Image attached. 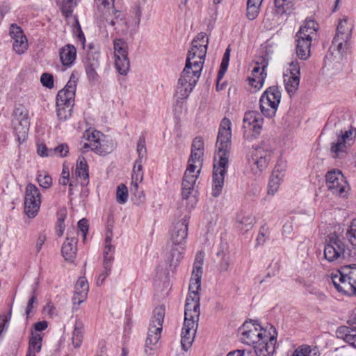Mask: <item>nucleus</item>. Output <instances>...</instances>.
<instances>
[{
  "label": "nucleus",
  "mask_w": 356,
  "mask_h": 356,
  "mask_svg": "<svg viewBox=\"0 0 356 356\" xmlns=\"http://www.w3.org/2000/svg\"><path fill=\"white\" fill-rule=\"evenodd\" d=\"M128 199V189L127 186L121 184H120L116 191V201L119 204H124L127 202Z\"/></svg>",
  "instance_id": "obj_54"
},
{
  "label": "nucleus",
  "mask_w": 356,
  "mask_h": 356,
  "mask_svg": "<svg viewBox=\"0 0 356 356\" xmlns=\"http://www.w3.org/2000/svg\"><path fill=\"white\" fill-rule=\"evenodd\" d=\"M202 275V273H196L192 271V275L188 287V293L198 294V292L201 288Z\"/></svg>",
  "instance_id": "obj_44"
},
{
  "label": "nucleus",
  "mask_w": 356,
  "mask_h": 356,
  "mask_svg": "<svg viewBox=\"0 0 356 356\" xmlns=\"http://www.w3.org/2000/svg\"><path fill=\"white\" fill-rule=\"evenodd\" d=\"M337 337L356 349V329L341 326L336 331Z\"/></svg>",
  "instance_id": "obj_34"
},
{
  "label": "nucleus",
  "mask_w": 356,
  "mask_h": 356,
  "mask_svg": "<svg viewBox=\"0 0 356 356\" xmlns=\"http://www.w3.org/2000/svg\"><path fill=\"white\" fill-rule=\"evenodd\" d=\"M236 222L238 229L243 232H248L252 227L254 223V219L250 215L239 213L236 216Z\"/></svg>",
  "instance_id": "obj_39"
},
{
  "label": "nucleus",
  "mask_w": 356,
  "mask_h": 356,
  "mask_svg": "<svg viewBox=\"0 0 356 356\" xmlns=\"http://www.w3.org/2000/svg\"><path fill=\"white\" fill-rule=\"evenodd\" d=\"M328 129H335L337 139L330 147L332 157L341 159L346 156L356 138V128L343 116L339 118L332 114L326 124Z\"/></svg>",
  "instance_id": "obj_3"
},
{
  "label": "nucleus",
  "mask_w": 356,
  "mask_h": 356,
  "mask_svg": "<svg viewBox=\"0 0 356 356\" xmlns=\"http://www.w3.org/2000/svg\"><path fill=\"white\" fill-rule=\"evenodd\" d=\"M41 204L39 189L33 184H27L25 191L24 211L29 218H34Z\"/></svg>",
  "instance_id": "obj_18"
},
{
  "label": "nucleus",
  "mask_w": 356,
  "mask_h": 356,
  "mask_svg": "<svg viewBox=\"0 0 356 356\" xmlns=\"http://www.w3.org/2000/svg\"><path fill=\"white\" fill-rule=\"evenodd\" d=\"M268 65V59L260 57L255 63V66L252 71V76L248 78L250 85L253 87L255 91L260 90L266 78V69Z\"/></svg>",
  "instance_id": "obj_23"
},
{
  "label": "nucleus",
  "mask_w": 356,
  "mask_h": 356,
  "mask_svg": "<svg viewBox=\"0 0 356 356\" xmlns=\"http://www.w3.org/2000/svg\"><path fill=\"white\" fill-rule=\"evenodd\" d=\"M259 108L261 113L267 117V118H273L277 112V108L273 107L268 103V102H264L259 99Z\"/></svg>",
  "instance_id": "obj_47"
},
{
  "label": "nucleus",
  "mask_w": 356,
  "mask_h": 356,
  "mask_svg": "<svg viewBox=\"0 0 356 356\" xmlns=\"http://www.w3.org/2000/svg\"><path fill=\"white\" fill-rule=\"evenodd\" d=\"M331 280L338 291L356 294V264L341 266L337 273H332Z\"/></svg>",
  "instance_id": "obj_10"
},
{
  "label": "nucleus",
  "mask_w": 356,
  "mask_h": 356,
  "mask_svg": "<svg viewBox=\"0 0 356 356\" xmlns=\"http://www.w3.org/2000/svg\"><path fill=\"white\" fill-rule=\"evenodd\" d=\"M203 154L202 152L191 151L187 168L183 177L181 195L190 208H193L197 202V191L195 190V184L201 171Z\"/></svg>",
  "instance_id": "obj_5"
},
{
  "label": "nucleus",
  "mask_w": 356,
  "mask_h": 356,
  "mask_svg": "<svg viewBox=\"0 0 356 356\" xmlns=\"http://www.w3.org/2000/svg\"><path fill=\"white\" fill-rule=\"evenodd\" d=\"M200 313H184V321L181 334V343L184 350L191 346L197 329Z\"/></svg>",
  "instance_id": "obj_15"
},
{
  "label": "nucleus",
  "mask_w": 356,
  "mask_h": 356,
  "mask_svg": "<svg viewBox=\"0 0 356 356\" xmlns=\"http://www.w3.org/2000/svg\"><path fill=\"white\" fill-rule=\"evenodd\" d=\"M83 138L87 143H83L81 151L85 153L90 149L99 155H106L113 150V145L108 140L103 139V134L97 130H86Z\"/></svg>",
  "instance_id": "obj_11"
},
{
  "label": "nucleus",
  "mask_w": 356,
  "mask_h": 356,
  "mask_svg": "<svg viewBox=\"0 0 356 356\" xmlns=\"http://www.w3.org/2000/svg\"><path fill=\"white\" fill-rule=\"evenodd\" d=\"M243 122V132L245 140L252 141L260 135L264 120L257 111H250L245 112Z\"/></svg>",
  "instance_id": "obj_13"
},
{
  "label": "nucleus",
  "mask_w": 356,
  "mask_h": 356,
  "mask_svg": "<svg viewBox=\"0 0 356 356\" xmlns=\"http://www.w3.org/2000/svg\"><path fill=\"white\" fill-rule=\"evenodd\" d=\"M89 291L88 280L84 277H80L74 286V292L72 297L74 306L80 305L86 300Z\"/></svg>",
  "instance_id": "obj_27"
},
{
  "label": "nucleus",
  "mask_w": 356,
  "mask_h": 356,
  "mask_svg": "<svg viewBox=\"0 0 356 356\" xmlns=\"http://www.w3.org/2000/svg\"><path fill=\"white\" fill-rule=\"evenodd\" d=\"M300 67L297 60L290 63L289 67L284 73L285 89L289 95H293L300 84Z\"/></svg>",
  "instance_id": "obj_21"
},
{
  "label": "nucleus",
  "mask_w": 356,
  "mask_h": 356,
  "mask_svg": "<svg viewBox=\"0 0 356 356\" xmlns=\"http://www.w3.org/2000/svg\"><path fill=\"white\" fill-rule=\"evenodd\" d=\"M318 29V25L314 20L306 19L300 26L299 31L296 33V37L312 41L316 35Z\"/></svg>",
  "instance_id": "obj_30"
},
{
  "label": "nucleus",
  "mask_w": 356,
  "mask_h": 356,
  "mask_svg": "<svg viewBox=\"0 0 356 356\" xmlns=\"http://www.w3.org/2000/svg\"><path fill=\"white\" fill-rule=\"evenodd\" d=\"M136 151L138 154V159L136 161H145L147 149L145 146V139L143 136H141L138 139Z\"/></svg>",
  "instance_id": "obj_51"
},
{
  "label": "nucleus",
  "mask_w": 356,
  "mask_h": 356,
  "mask_svg": "<svg viewBox=\"0 0 356 356\" xmlns=\"http://www.w3.org/2000/svg\"><path fill=\"white\" fill-rule=\"evenodd\" d=\"M144 162L136 160L134 165L130 190L134 194L138 191V184L143 179V164Z\"/></svg>",
  "instance_id": "obj_31"
},
{
  "label": "nucleus",
  "mask_w": 356,
  "mask_h": 356,
  "mask_svg": "<svg viewBox=\"0 0 356 356\" xmlns=\"http://www.w3.org/2000/svg\"><path fill=\"white\" fill-rule=\"evenodd\" d=\"M74 175L78 181L82 186H86L89 183V168L83 156H79Z\"/></svg>",
  "instance_id": "obj_28"
},
{
  "label": "nucleus",
  "mask_w": 356,
  "mask_h": 356,
  "mask_svg": "<svg viewBox=\"0 0 356 356\" xmlns=\"http://www.w3.org/2000/svg\"><path fill=\"white\" fill-rule=\"evenodd\" d=\"M200 74L184 68L178 79L175 93L177 102L188 98L196 85Z\"/></svg>",
  "instance_id": "obj_14"
},
{
  "label": "nucleus",
  "mask_w": 356,
  "mask_h": 356,
  "mask_svg": "<svg viewBox=\"0 0 356 356\" xmlns=\"http://www.w3.org/2000/svg\"><path fill=\"white\" fill-rule=\"evenodd\" d=\"M115 0H94L98 13L102 16H111L118 10L114 7Z\"/></svg>",
  "instance_id": "obj_38"
},
{
  "label": "nucleus",
  "mask_w": 356,
  "mask_h": 356,
  "mask_svg": "<svg viewBox=\"0 0 356 356\" xmlns=\"http://www.w3.org/2000/svg\"><path fill=\"white\" fill-rule=\"evenodd\" d=\"M31 297L29 300L26 312H31L34 309V305L36 304V291L37 284L32 285Z\"/></svg>",
  "instance_id": "obj_62"
},
{
  "label": "nucleus",
  "mask_w": 356,
  "mask_h": 356,
  "mask_svg": "<svg viewBox=\"0 0 356 356\" xmlns=\"http://www.w3.org/2000/svg\"><path fill=\"white\" fill-rule=\"evenodd\" d=\"M79 1V0H56L63 15L65 16L69 22L72 20L73 31L75 35L79 33V30H82L77 17H72L74 8L76 6Z\"/></svg>",
  "instance_id": "obj_25"
},
{
  "label": "nucleus",
  "mask_w": 356,
  "mask_h": 356,
  "mask_svg": "<svg viewBox=\"0 0 356 356\" xmlns=\"http://www.w3.org/2000/svg\"><path fill=\"white\" fill-rule=\"evenodd\" d=\"M191 151L204 152V142L202 138L196 137L192 143Z\"/></svg>",
  "instance_id": "obj_64"
},
{
  "label": "nucleus",
  "mask_w": 356,
  "mask_h": 356,
  "mask_svg": "<svg viewBox=\"0 0 356 356\" xmlns=\"http://www.w3.org/2000/svg\"><path fill=\"white\" fill-rule=\"evenodd\" d=\"M42 335L40 333L32 332L29 341L26 356H36L42 348Z\"/></svg>",
  "instance_id": "obj_35"
},
{
  "label": "nucleus",
  "mask_w": 356,
  "mask_h": 356,
  "mask_svg": "<svg viewBox=\"0 0 356 356\" xmlns=\"http://www.w3.org/2000/svg\"><path fill=\"white\" fill-rule=\"evenodd\" d=\"M260 99L264 102H268L272 106L275 107L277 109L280 103L281 92L278 87L271 86L266 90L262 94Z\"/></svg>",
  "instance_id": "obj_32"
},
{
  "label": "nucleus",
  "mask_w": 356,
  "mask_h": 356,
  "mask_svg": "<svg viewBox=\"0 0 356 356\" xmlns=\"http://www.w3.org/2000/svg\"><path fill=\"white\" fill-rule=\"evenodd\" d=\"M209 38L204 33H198L191 42L184 69L201 74L207 51Z\"/></svg>",
  "instance_id": "obj_6"
},
{
  "label": "nucleus",
  "mask_w": 356,
  "mask_h": 356,
  "mask_svg": "<svg viewBox=\"0 0 356 356\" xmlns=\"http://www.w3.org/2000/svg\"><path fill=\"white\" fill-rule=\"evenodd\" d=\"M37 181L39 185L44 188H49L52 184L51 177L46 173L38 174Z\"/></svg>",
  "instance_id": "obj_56"
},
{
  "label": "nucleus",
  "mask_w": 356,
  "mask_h": 356,
  "mask_svg": "<svg viewBox=\"0 0 356 356\" xmlns=\"http://www.w3.org/2000/svg\"><path fill=\"white\" fill-rule=\"evenodd\" d=\"M99 67H95L89 65H85L87 77L90 82L95 83L98 81L99 75L97 70Z\"/></svg>",
  "instance_id": "obj_57"
},
{
  "label": "nucleus",
  "mask_w": 356,
  "mask_h": 356,
  "mask_svg": "<svg viewBox=\"0 0 356 356\" xmlns=\"http://www.w3.org/2000/svg\"><path fill=\"white\" fill-rule=\"evenodd\" d=\"M19 121H30L29 111L23 106L16 107L13 112V119Z\"/></svg>",
  "instance_id": "obj_52"
},
{
  "label": "nucleus",
  "mask_w": 356,
  "mask_h": 356,
  "mask_svg": "<svg viewBox=\"0 0 356 356\" xmlns=\"http://www.w3.org/2000/svg\"><path fill=\"white\" fill-rule=\"evenodd\" d=\"M274 4L277 15L287 14L293 8L291 0H274Z\"/></svg>",
  "instance_id": "obj_43"
},
{
  "label": "nucleus",
  "mask_w": 356,
  "mask_h": 356,
  "mask_svg": "<svg viewBox=\"0 0 356 356\" xmlns=\"http://www.w3.org/2000/svg\"><path fill=\"white\" fill-rule=\"evenodd\" d=\"M76 231L74 228L69 229L67 233L66 241L62 246L61 252L64 259L70 262H73L76 254L77 238L75 236Z\"/></svg>",
  "instance_id": "obj_26"
},
{
  "label": "nucleus",
  "mask_w": 356,
  "mask_h": 356,
  "mask_svg": "<svg viewBox=\"0 0 356 356\" xmlns=\"http://www.w3.org/2000/svg\"><path fill=\"white\" fill-rule=\"evenodd\" d=\"M59 184L63 186L69 185L70 190L69 193L71 195L72 193V183L70 181V168L67 165L63 164V170L61 172V177L59 179Z\"/></svg>",
  "instance_id": "obj_48"
},
{
  "label": "nucleus",
  "mask_w": 356,
  "mask_h": 356,
  "mask_svg": "<svg viewBox=\"0 0 356 356\" xmlns=\"http://www.w3.org/2000/svg\"><path fill=\"white\" fill-rule=\"evenodd\" d=\"M346 245L340 236L335 233L327 236L324 246V257L330 262L338 261L344 257Z\"/></svg>",
  "instance_id": "obj_16"
},
{
  "label": "nucleus",
  "mask_w": 356,
  "mask_h": 356,
  "mask_svg": "<svg viewBox=\"0 0 356 356\" xmlns=\"http://www.w3.org/2000/svg\"><path fill=\"white\" fill-rule=\"evenodd\" d=\"M69 154V147L66 143H60L52 148V156H57L61 158L66 157Z\"/></svg>",
  "instance_id": "obj_55"
},
{
  "label": "nucleus",
  "mask_w": 356,
  "mask_h": 356,
  "mask_svg": "<svg viewBox=\"0 0 356 356\" xmlns=\"http://www.w3.org/2000/svg\"><path fill=\"white\" fill-rule=\"evenodd\" d=\"M112 234L107 233L105 238L104 250V263L112 264L115 247L111 245Z\"/></svg>",
  "instance_id": "obj_40"
},
{
  "label": "nucleus",
  "mask_w": 356,
  "mask_h": 356,
  "mask_svg": "<svg viewBox=\"0 0 356 356\" xmlns=\"http://www.w3.org/2000/svg\"><path fill=\"white\" fill-rule=\"evenodd\" d=\"M216 146L217 152L213 164L211 191L215 197L220 195L224 186L232 146V122L227 118H224L220 122Z\"/></svg>",
  "instance_id": "obj_1"
},
{
  "label": "nucleus",
  "mask_w": 356,
  "mask_h": 356,
  "mask_svg": "<svg viewBox=\"0 0 356 356\" xmlns=\"http://www.w3.org/2000/svg\"><path fill=\"white\" fill-rule=\"evenodd\" d=\"M350 40H345L339 36H334L329 51L325 57V65L334 74L342 70L343 67V57L350 48Z\"/></svg>",
  "instance_id": "obj_9"
},
{
  "label": "nucleus",
  "mask_w": 356,
  "mask_h": 356,
  "mask_svg": "<svg viewBox=\"0 0 356 356\" xmlns=\"http://www.w3.org/2000/svg\"><path fill=\"white\" fill-rule=\"evenodd\" d=\"M165 314H154L150 319L147 337L145 343V353L148 355H153L159 348V341L163 329Z\"/></svg>",
  "instance_id": "obj_12"
},
{
  "label": "nucleus",
  "mask_w": 356,
  "mask_h": 356,
  "mask_svg": "<svg viewBox=\"0 0 356 356\" xmlns=\"http://www.w3.org/2000/svg\"><path fill=\"white\" fill-rule=\"evenodd\" d=\"M274 149L273 141L264 139L252 151L250 157L248 159V163L253 174H260L267 168L272 160Z\"/></svg>",
  "instance_id": "obj_7"
},
{
  "label": "nucleus",
  "mask_w": 356,
  "mask_h": 356,
  "mask_svg": "<svg viewBox=\"0 0 356 356\" xmlns=\"http://www.w3.org/2000/svg\"><path fill=\"white\" fill-rule=\"evenodd\" d=\"M134 16L131 17L125 18L124 14L120 11H115L112 15L113 18L109 21V24L112 26L118 34L121 35H132L136 32L140 23V18L142 15V8L140 6L136 5L133 8Z\"/></svg>",
  "instance_id": "obj_8"
},
{
  "label": "nucleus",
  "mask_w": 356,
  "mask_h": 356,
  "mask_svg": "<svg viewBox=\"0 0 356 356\" xmlns=\"http://www.w3.org/2000/svg\"><path fill=\"white\" fill-rule=\"evenodd\" d=\"M353 29L352 22L347 17H343L339 22L335 36L343 38L345 40H350Z\"/></svg>",
  "instance_id": "obj_36"
},
{
  "label": "nucleus",
  "mask_w": 356,
  "mask_h": 356,
  "mask_svg": "<svg viewBox=\"0 0 356 356\" xmlns=\"http://www.w3.org/2000/svg\"><path fill=\"white\" fill-rule=\"evenodd\" d=\"M296 54L301 60H307L311 55L310 48L312 41L296 37Z\"/></svg>",
  "instance_id": "obj_37"
},
{
  "label": "nucleus",
  "mask_w": 356,
  "mask_h": 356,
  "mask_svg": "<svg viewBox=\"0 0 356 356\" xmlns=\"http://www.w3.org/2000/svg\"><path fill=\"white\" fill-rule=\"evenodd\" d=\"M37 152L42 157L52 156V148H47L44 144L38 145Z\"/></svg>",
  "instance_id": "obj_63"
},
{
  "label": "nucleus",
  "mask_w": 356,
  "mask_h": 356,
  "mask_svg": "<svg viewBox=\"0 0 356 356\" xmlns=\"http://www.w3.org/2000/svg\"><path fill=\"white\" fill-rule=\"evenodd\" d=\"M13 127L17 141L22 144L26 139L30 127V121L13 120Z\"/></svg>",
  "instance_id": "obj_33"
},
{
  "label": "nucleus",
  "mask_w": 356,
  "mask_h": 356,
  "mask_svg": "<svg viewBox=\"0 0 356 356\" xmlns=\"http://www.w3.org/2000/svg\"><path fill=\"white\" fill-rule=\"evenodd\" d=\"M9 35L13 40V50L17 54H24L28 49L29 44L22 29L15 24H12L10 26Z\"/></svg>",
  "instance_id": "obj_24"
},
{
  "label": "nucleus",
  "mask_w": 356,
  "mask_h": 356,
  "mask_svg": "<svg viewBox=\"0 0 356 356\" xmlns=\"http://www.w3.org/2000/svg\"><path fill=\"white\" fill-rule=\"evenodd\" d=\"M346 236L348 242L353 246L356 247V219L352 220L346 230Z\"/></svg>",
  "instance_id": "obj_53"
},
{
  "label": "nucleus",
  "mask_w": 356,
  "mask_h": 356,
  "mask_svg": "<svg viewBox=\"0 0 356 356\" xmlns=\"http://www.w3.org/2000/svg\"><path fill=\"white\" fill-rule=\"evenodd\" d=\"M40 81L43 86L52 88L54 87V77L51 74L43 73L40 77Z\"/></svg>",
  "instance_id": "obj_60"
},
{
  "label": "nucleus",
  "mask_w": 356,
  "mask_h": 356,
  "mask_svg": "<svg viewBox=\"0 0 356 356\" xmlns=\"http://www.w3.org/2000/svg\"><path fill=\"white\" fill-rule=\"evenodd\" d=\"M229 257L226 255H223L218 264V269L220 273L226 272L229 270Z\"/></svg>",
  "instance_id": "obj_61"
},
{
  "label": "nucleus",
  "mask_w": 356,
  "mask_h": 356,
  "mask_svg": "<svg viewBox=\"0 0 356 356\" xmlns=\"http://www.w3.org/2000/svg\"><path fill=\"white\" fill-rule=\"evenodd\" d=\"M262 0H248L247 2V17L250 20L254 19L260 10V6Z\"/></svg>",
  "instance_id": "obj_42"
},
{
  "label": "nucleus",
  "mask_w": 356,
  "mask_h": 356,
  "mask_svg": "<svg viewBox=\"0 0 356 356\" xmlns=\"http://www.w3.org/2000/svg\"><path fill=\"white\" fill-rule=\"evenodd\" d=\"M115 65L118 72L126 75L129 70V60L128 58V46L122 39H115L113 41Z\"/></svg>",
  "instance_id": "obj_17"
},
{
  "label": "nucleus",
  "mask_w": 356,
  "mask_h": 356,
  "mask_svg": "<svg viewBox=\"0 0 356 356\" xmlns=\"http://www.w3.org/2000/svg\"><path fill=\"white\" fill-rule=\"evenodd\" d=\"M83 325L81 323H76L74 326V330L72 334V344L74 348H79L82 343L83 339Z\"/></svg>",
  "instance_id": "obj_46"
},
{
  "label": "nucleus",
  "mask_w": 356,
  "mask_h": 356,
  "mask_svg": "<svg viewBox=\"0 0 356 356\" xmlns=\"http://www.w3.org/2000/svg\"><path fill=\"white\" fill-rule=\"evenodd\" d=\"M241 341L253 346L257 356L273 355L277 333L273 325L264 328L256 321H245L241 327Z\"/></svg>",
  "instance_id": "obj_2"
},
{
  "label": "nucleus",
  "mask_w": 356,
  "mask_h": 356,
  "mask_svg": "<svg viewBox=\"0 0 356 356\" xmlns=\"http://www.w3.org/2000/svg\"><path fill=\"white\" fill-rule=\"evenodd\" d=\"M286 166L285 161L280 160L277 162L269 178L267 187L268 195L273 196L278 191L285 177Z\"/></svg>",
  "instance_id": "obj_22"
},
{
  "label": "nucleus",
  "mask_w": 356,
  "mask_h": 356,
  "mask_svg": "<svg viewBox=\"0 0 356 356\" xmlns=\"http://www.w3.org/2000/svg\"><path fill=\"white\" fill-rule=\"evenodd\" d=\"M112 264L104 263V270L102 273H101L97 279V284L101 285L105 280V279L110 275L111 271Z\"/></svg>",
  "instance_id": "obj_59"
},
{
  "label": "nucleus",
  "mask_w": 356,
  "mask_h": 356,
  "mask_svg": "<svg viewBox=\"0 0 356 356\" xmlns=\"http://www.w3.org/2000/svg\"><path fill=\"white\" fill-rule=\"evenodd\" d=\"M204 260V254L202 252H199L197 253L195 259V261L193 264V272L196 273H203L202 272V265Z\"/></svg>",
  "instance_id": "obj_58"
},
{
  "label": "nucleus",
  "mask_w": 356,
  "mask_h": 356,
  "mask_svg": "<svg viewBox=\"0 0 356 356\" xmlns=\"http://www.w3.org/2000/svg\"><path fill=\"white\" fill-rule=\"evenodd\" d=\"M189 219V216H184L174 222L170 229V238L168 243L169 250L165 254V261L170 268H175L183 258L188 236Z\"/></svg>",
  "instance_id": "obj_4"
},
{
  "label": "nucleus",
  "mask_w": 356,
  "mask_h": 356,
  "mask_svg": "<svg viewBox=\"0 0 356 356\" xmlns=\"http://www.w3.org/2000/svg\"><path fill=\"white\" fill-rule=\"evenodd\" d=\"M200 297L196 293H188L184 312H197L200 309Z\"/></svg>",
  "instance_id": "obj_41"
},
{
  "label": "nucleus",
  "mask_w": 356,
  "mask_h": 356,
  "mask_svg": "<svg viewBox=\"0 0 356 356\" xmlns=\"http://www.w3.org/2000/svg\"><path fill=\"white\" fill-rule=\"evenodd\" d=\"M292 356H318V351L316 347L303 345L298 347Z\"/></svg>",
  "instance_id": "obj_45"
},
{
  "label": "nucleus",
  "mask_w": 356,
  "mask_h": 356,
  "mask_svg": "<svg viewBox=\"0 0 356 356\" xmlns=\"http://www.w3.org/2000/svg\"><path fill=\"white\" fill-rule=\"evenodd\" d=\"M100 54L99 51H90L87 54L85 65H89L95 67H99Z\"/></svg>",
  "instance_id": "obj_49"
},
{
  "label": "nucleus",
  "mask_w": 356,
  "mask_h": 356,
  "mask_svg": "<svg viewBox=\"0 0 356 356\" xmlns=\"http://www.w3.org/2000/svg\"><path fill=\"white\" fill-rule=\"evenodd\" d=\"M57 116L60 120L65 121L71 115L73 105L56 106Z\"/></svg>",
  "instance_id": "obj_50"
},
{
  "label": "nucleus",
  "mask_w": 356,
  "mask_h": 356,
  "mask_svg": "<svg viewBox=\"0 0 356 356\" xmlns=\"http://www.w3.org/2000/svg\"><path fill=\"white\" fill-rule=\"evenodd\" d=\"M79 80V73L73 72L65 88L60 90L56 96V106L73 105L74 104L75 92Z\"/></svg>",
  "instance_id": "obj_20"
},
{
  "label": "nucleus",
  "mask_w": 356,
  "mask_h": 356,
  "mask_svg": "<svg viewBox=\"0 0 356 356\" xmlns=\"http://www.w3.org/2000/svg\"><path fill=\"white\" fill-rule=\"evenodd\" d=\"M326 184L330 192L337 196L345 197L348 187V183L339 170H332L326 175Z\"/></svg>",
  "instance_id": "obj_19"
},
{
  "label": "nucleus",
  "mask_w": 356,
  "mask_h": 356,
  "mask_svg": "<svg viewBox=\"0 0 356 356\" xmlns=\"http://www.w3.org/2000/svg\"><path fill=\"white\" fill-rule=\"evenodd\" d=\"M59 57L63 66L70 67L76 58V49L72 44H67L59 49Z\"/></svg>",
  "instance_id": "obj_29"
}]
</instances>
